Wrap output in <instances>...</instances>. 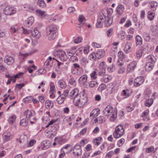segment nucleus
I'll list each match as a JSON object with an SVG mask.
<instances>
[{
  "label": "nucleus",
  "mask_w": 158,
  "mask_h": 158,
  "mask_svg": "<svg viewBox=\"0 0 158 158\" xmlns=\"http://www.w3.org/2000/svg\"><path fill=\"white\" fill-rule=\"evenodd\" d=\"M3 13L6 15H12L16 12V9L10 6L6 7L3 10Z\"/></svg>",
  "instance_id": "nucleus-3"
},
{
  "label": "nucleus",
  "mask_w": 158,
  "mask_h": 158,
  "mask_svg": "<svg viewBox=\"0 0 158 158\" xmlns=\"http://www.w3.org/2000/svg\"><path fill=\"white\" fill-rule=\"evenodd\" d=\"M28 123V122L26 118H23L20 122V125L23 127L27 126Z\"/></svg>",
  "instance_id": "nucleus-42"
},
{
  "label": "nucleus",
  "mask_w": 158,
  "mask_h": 158,
  "mask_svg": "<svg viewBox=\"0 0 158 158\" xmlns=\"http://www.w3.org/2000/svg\"><path fill=\"white\" fill-rule=\"evenodd\" d=\"M58 86L61 89H65L67 87V85L63 79H61L58 81Z\"/></svg>",
  "instance_id": "nucleus-24"
},
{
  "label": "nucleus",
  "mask_w": 158,
  "mask_h": 158,
  "mask_svg": "<svg viewBox=\"0 0 158 158\" xmlns=\"http://www.w3.org/2000/svg\"><path fill=\"white\" fill-rule=\"evenodd\" d=\"M157 148H156L155 150H154V148L153 146H151L147 148L146 149V152L147 153H149L153 151L154 153H155L156 150Z\"/></svg>",
  "instance_id": "nucleus-41"
},
{
  "label": "nucleus",
  "mask_w": 158,
  "mask_h": 158,
  "mask_svg": "<svg viewBox=\"0 0 158 158\" xmlns=\"http://www.w3.org/2000/svg\"><path fill=\"white\" fill-rule=\"evenodd\" d=\"M46 36L48 40H54L56 36V33L46 32Z\"/></svg>",
  "instance_id": "nucleus-22"
},
{
  "label": "nucleus",
  "mask_w": 158,
  "mask_h": 158,
  "mask_svg": "<svg viewBox=\"0 0 158 158\" xmlns=\"http://www.w3.org/2000/svg\"><path fill=\"white\" fill-rule=\"evenodd\" d=\"M14 58L9 55H6L4 60L5 62L9 65L12 64L14 63Z\"/></svg>",
  "instance_id": "nucleus-11"
},
{
  "label": "nucleus",
  "mask_w": 158,
  "mask_h": 158,
  "mask_svg": "<svg viewBox=\"0 0 158 158\" xmlns=\"http://www.w3.org/2000/svg\"><path fill=\"white\" fill-rule=\"evenodd\" d=\"M37 4L41 8H44L46 6V5L44 0H38L37 2Z\"/></svg>",
  "instance_id": "nucleus-30"
},
{
  "label": "nucleus",
  "mask_w": 158,
  "mask_h": 158,
  "mask_svg": "<svg viewBox=\"0 0 158 158\" xmlns=\"http://www.w3.org/2000/svg\"><path fill=\"white\" fill-rule=\"evenodd\" d=\"M117 117V113L116 112H113L110 118V119L111 121H114Z\"/></svg>",
  "instance_id": "nucleus-48"
},
{
  "label": "nucleus",
  "mask_w": 158,
  "mask_h": 158,
  "mask_svg": "<svg viewBox=\"0 0 158 158\" xmlns=\"http://www.w3.org/2000/svg\"><path fill=\"white\" fill-rule=\"evenodd\" d=\"M57 28L56 26L54 24H51L49 25L46 29V32H49L50 33H56L57 32Z\"/></svg>",
  "instance_id": "nucleus-7"
},
{
  "label": "nucleus",
  "mask_w": 158,
  "mask_h": 158,
  "mask_svg": "<svg viewBox=\"0 0 158 158\" xmlns=\"http://www.w3.org/2000/svg\"><path fill=\"white\" fill-rule=\"evenodd\" d=\"M80 63L82 66L85 67L88 63V60L87 58L84 57L81 59Z\"/></svg>",
  "instance_id": "nucleus-39"
},
{
  "label": "nucleus",
  "mask_w": 158,
  "mask_h": 158,
  "mask_svg": "<svg viewBox=\"0 0 158 158\" xmlns=\"http://www.w3.org/2000/svg\"><path fill=\"white\" fill-rule=\"evenodd\" d=\"M73 154L75 156H79L81 154V147L79 145H75L73 149Z\"/></svg>",
  "instance_id": "nucleus-6"
},
{
  "label": "nucleus",
  "mask_w": 158,
  "mask_h": 158,
  "mask_svg": "<svg viewBox=\"0 0 158 158\" xmlns=\"http://www.w3.org/2000/svg\"><path fill=\"white\" fill-rule=\"evenodd\" d=\"M78 89H73L70 93V96L71 97H73L74 95H75V96H77L78 95Z\"/></svg>",
  "instance_id": "nucleus-36"
},
{
  "label": "nucleus",
  "mask_w": 158,
  "mask_h": 158,
  "mask_svg": "<svg viewBox=\"0 0 158 158\" xmlns=\"http://www.w3.org/2000/svg\"><path fill=\"white\" fill-rule=\"evenodd\" d=\"M103 80L105 82L107 83L109 81V77L107 75H105L103 77Z\"/></svg>",
  "instance_id": "nucleus-63"
},
{
  "label": "nucleus",
  "mask_w": 158,
  "mask_h": 158,
  "mask_svg": "<svg viewBox=\"0 0 158 158\" xmlns=\"http://www.w3.org/2000/svg\"><path fill=\"white\" fill-rule=\"evenodd\" d=\"M124 9V8L122 5H119L116 8L117 13L120 15L123 14Z\"/></svg>",
  "instance_id": "nucleus-21"
},
{
  "label": "nucleus",
  "mask_w": 158,
  "mask_h": 158,
  "mask_svg": "<svg viewBox=\"0 0 158 158\" xmlns=\"http://www.w3.org/2000/svg\"><path fill=\"white\" fill-rule=\"evenodd\" d=\"M80 97V96L79 95L77 96H74L73 99V103L75 105L81 107L82 106L81 105V101Z\"/></svg>",
  "instance_id": "nucleus-17"
},
{
  "label": "nucleus",
  "mask_w": 158,
  "mask_h": 158,
  "mask_svg": "<svg viewBox=\"0 0 158 158\" xmlns=\"http://www.w3.org/2000/svg\"><path fill=\"white\" fill-rule=\"evenodd\" d=\"M84 20H85V18L84 16L82 15H80L78 18V21L79 22V24L80 25L82 23Z\"/></svg>",
  "instance_id": "nucleus-51"
},
{
  "label": "nucleus",
  "mask_w": 158,
  "mask_h": 158,
  "mask_svg": "<svg viewBox=\"0 0 158 158\" xmlns=\"http://www.w3.org/2000/svg\"><path fill=\"white\" fill-rule=\"evenodd\" d=\"M45 106L46 108H52L53 106V102L52 101L47 100L45 102Z\"/></svg>",
  "instance_id": "nucleus-28"
},
{
  "label": "nucleus",
  "mask_w": 158,
  "mask_h": 158,
  "mask_svg": "<svg viewBox=\"0 0 158 158\" xmlns=\"http://www.w3.org/2000/svg\"><path fill=\"white\" fill-rule=\"evenodd\" d=\"M130 48L131 47L130 46L127 44H126L124 47V51L126 53H128L131 51Z\"/></svg>",
  "instance_id": "nucleus-45"
},
{
  "label": "nucleus",
  "mask_w": 158,
  "mask_h": 158,
  "mask_svg": "<svg viewBox=\"0 0 158 158\" xmlns=\"http://www.w3.org/2000/svg\"><path fill=\"white\" fill-rule=\"evenodd\" d=\"M144 79L143 76H140L136 77L134 80V85L138 87L141 85L144 82Z\"/></svg>",
  "instance_id": "nucleus-5"
},
{
  "label": "nucleus",
  "mask_w": 158,
  "mask_h": 158,
  "mask_svg": "<svg viewBox=\"0 0 158 158\" xmlns=\"http://www.w3.org/2000/svg\"><path fill=\"white\" fill-rule=\"evenodd\" d=\"M36 12L37 14H39L40 15L43 16L45 15V12L44 11H41L40 10H36Z\"/></svg>",
  "instance_id": "nucleus-56"
},
{
  "label": "nucleus",
  "mask_w": 158,
  "mask_h": 158,
  "mask_svg": "<svg viewBox=\"0 0 158 158\" xmlns=\"http://www.w3.org/2000/svg\"><path fill=\"white\" fill-rule=\"evenodd\" d=\"M157 6V3L156 1H152L151 3V7L152 10H156Z\"/></svg>",
  "instance_id": "nucleus-38"
},
{
  "label": "nucleus",
  "mask_w": 158,
  "mask_h": 158,
  "mask_svg": "<svg viewBox=\"0 0 158 158\" xmlns=\"http://www.w3.org/2000/svg\"><path fill=\"white\" fill-rule=\"evenodd\" d=\"M89 57L90 60L94 61H96V59H97L95 52H93L91 54H89Z\"/></svg>",
  "instance_id": "nucleus-34"
},
{
  "label": "nucleus",
  "mask_w": 158,
  "mask_h": 158,
  "mask_svg": "<svg viewBox=\"0 0 158 158\" xmlns=\"http://www.w3.org/2000/svg\"><path fill=\"white\" fill-rule=\"evenodd\" d=\"M112 107L108 106L103 111V114L105 116H108L112 112Z\"/></svg>",
  "instance_id": "nucleus-10"
},
{
  "label": "nucleus",
  "mask_w": 158,
  "mask_h": 158,
  "mask_svg": "<svg viewBox=\"0 0 158 158\" xmlns=\"http://www.w3.org/2000/svg\"><path fill=\"white\" fill-rule=\"evenodd\" d=\"M97 72L95 70L93 71L90 74V76L92 80H95L97 78Z\"/></svg>",
  "instance_id": "nucleus-44"
},
{
  "label": "nucleus",
  "mask_w": 158,
  "mask_h": 158,
  "mask_svg": "<svg viewBox=\"0 0 158 158\" xmlns=\"http://www.w3.org/2000/svg\"><path fill=\"white\" fill-rule=\"evenodd\" d=\"M51 143L49 140L44 141L41 143V148L42 149L45 150L48 148L50 146Z\"/></svg>",
  "instance_id": "nucleus-15"
},
{
  "label": "nucleus",
  "mask_w": 158,
  "mask_h": 158,
  "mask_svg": "<svg viewBox=\"0 0 158 158\" xmlns=\"http://www.w3.org/2000/svg\"><path fill=\"white\" fill-rule=\"evenodd\" d=\"M135 25L137 26L138 29H140L142 27V24L139 22H137L135 24Z\"/></svg>",
  "instance_id": "nucleus-62"
},
{
  "label": "nucleus",
  "mask_w": 158,
  "mask_h": 158,
  "mask_svg": "<svg viewBox=\"0 0 158 158\" xmlns=\"http://www.w3.org/2000/svg\"><path fill=\"white\" fill-rule=\"evenodd\" d=\"M55 87L54 85L52 86L50 85V93L51 94L50 95V97H52V94H54V92H55Z\"/></svg>",
  "instance_id": "nucleus-52"
},
{
  "label": "nucleus",
  "mask_w": 158,
  "mask_h": 158,
  "mask_svg": "<svg viewBox=\"0 0 158 158\" xmlns=\"http://www.w3.org/2000/svg\"><path fill=\"white\" fill-rule=\"evenodd\" d=\"M96 57L98 60L103 57L105 55V51L102 49H100L95 52Z\"/></svg>",
  "instance_id": "nucleus-14"
},
{
  "label": "nucleus",
  "mask_w": 158,
  "mask_h": 158,
  "mask_svg": "<svg viewBox=\"0 0 158 158\" xmlns=\"http://www.w3.org/2000/svg\"><path fill=\"white\" fill-rule=\"evenodd\" d=\"M23 29V33L25 34H29L31 33L33 37L36 39H39L41 36V34L39 31L36 28L33 30H28L27 29Z\"/></svg>",
  "instance_id": "nucleus-2"
},
{
  "label": "nucleus",
  "mask_w": 158,
  "mask_h": 158,
  "mask_svg": "<svg viewBox=\"0 0 158 158\" xmlns=\"http://www.w3.org/2000/svg\"><path fill=\"white\" fill-rule=\"evenodd\" d=\"M82 40V39L81 37H78L74 40V42L76 44H78L81 42Z\"/></svg>",
  "instance_id": "nucleus-57"
},
{
  "label": "nucleus",
  "mask_w": 158,
  "mask_h": 158,
  "mask_svg": "<svg viewBox=\"0 0 158 158\" xmlns=\"http://www.w3.org/2000/svg\"><path fill=\"white\" fill-rule=\"evenodd\" d=\"M155 16L154 13L152 11H149L148 12V18L150 20H152Z\"/></svg>",
  "instance_id": "nucleus-33"
},
{
  "label": "nucleus",
  "mask_w": 158,
  "mask_h": 158,
  "mask_svg": "<svg viewBox=\"0 0 158 158\" xmlns=\"http://www.w3.org/2000/svg\"><path fill=\"white\" fill-rule=\"evenodd\" d=\"M87 76L86 75H84L81 76L79 79V80H81L82 83L85 84L87 81Z\"/></svg>",
  "instance_id": "nucleus-43"
},
{
  "label": "nucleus",
  "mask_w": 158,
  "mask_h": 158,
  "mask_svg": "<svg viewBox=\"0 0 158 158\" xmlns=\"http://www.w3.org/2000/svg\"><path fill=\"white\" fill-rule=\"evenodd\" d=\"M143 55L142 52L141 50H139L136 52V56L137 57H140Z\"/></svg>",
  "instance_id": "nucleus-59"
},
{
  "label": "nucleus",
  "mask_w": 158,
  "mask_h": 158,
  "mask_svg": "<svg viewBox=\"0 0 158 158\" xmlns=\"http://www.w3.org/2000/svg\"><path fill=\"white\" fill-rule=\"evenodd\" d=\"M80 98L81 101V105L82 107L88 101L87 97L85 95L83 94L82 96H80Z\"/></svg>",
  "instance_id": "nucleus-20"
},
{
  "label": "nucleus",
  "mask_w": 158,
  "mask_h": 158,
  "mask_svg": "<svg viewBox=\"0 0 158 158\" xmlns=\"http://www.w3.org/2000/svg\"><path fill=\"white\" fill-rule=\"evenodd\" d=\"M19 146L21 148L24 147L27 143V139L26 137H24L23 138H21L19 140Z\"/></svg>",
  "instance_id": "nucleus-19"
},
{
  "label": "nucleus",
  "mask_w": 158,
  "mask_h": 158,
  "mask_svg": "<svg viewBox=\"0 0 158 158\" xmlns=\"http://www.w3.org/2000/svg\"><path fill=\"white\" fill-rule=\"evenodd\" d=\"M89 85L90 88H94L98 86V83L95 81H92L89 82Z\"/></svg>",
  "instance_id": "nucleus-35"
},
{
  "label": "nucleus",
  "mask_w": 158,
  "mask_h": 158,
  "mask_svg": "<svg viewBox=\"0 0 158 158\" xmlns=\"http://www.w3.org/2000/svg\"><path fill=\"white\" fill-rule=\"evenodd\" d=\"M106 65L105 62H101L99 64V68L100 69H106Z\"/></svg>",
  "instance_id": "nucleus-46"
},
{
  "label": "nucleus",
  "mask_w": 158,
  "mask_h": 158,
  "mask_svg": "<svg viewBox=\"0 0 158 158\" xmlns=\"http://www.w3.org/2000/svg\"><path fill=\"white\" fill-rule=\"evenodd\" d=\"M65 98L64 96L61 94L56 99V101L59 104H61L64 102Z\"/></svg>",
  "instance_id": "nucleus-27"
},
{
  "label": "nucleus",
  "mask_w": 158,
  "mask_h": 158,
  "mask_svg": "<svg viewBox=\"0 0 158 158\" xmlns=\"http://www.w3.org/2000/svg\"><path fill=\"white\" fill-rule=\"evenodd\" d=\"M147 59V62L151 63H152L153 64H154L156 60V58L152 55L148 56Z\"/></svg>",
  "instance_id": "nucleus-23"
},
{
  "label": "nucleus",
  "mask_w": 158,
  "mask_h": 158,
  "mask_svg": "<svg viewBox=\"0 0 158 158\" xmlns=\"http://www.w3.org/2000/svg\"><path fill=\"white\" fill-rule=\"evenodd\" d=\"M104 18L105 24L106 27H108L110 26L113 22V18L108 16L106 17H103Z\"/></svg>",
  "instance_id": "nucleus-8"
},
{
  "label": "nucleus",
  "mask_w": 158,
  "mask_h": 158,
  "mask_svg": "<svg viewBox=\"0 0 158 158\" xmlns=\"http://www.w3.org/2000/svg\"><path fill=\"white\" fill-rule=\"evenodd\" d=\"M114 66L112 64L111 66H108L107 68L108 71L110 73L113 72L114 70Z\"/></svg>",
  "instance_id": "nucleus-54"
},
{
  "label": "nucleus",
  "mask_w": 158,
  "mask_h": 158,
  "mask_svg": "<svg viewBox=\"0 0 158 158\" xmlns=\"http://www.w3.org/2000/svg\"><path fill=\"white\" fill-rule=\"evenodd\" d=\"M154 65L151 63L147 62L145 66V69L147 71H150L154 67Z\"/></svg>",
  "instance_id": "nucleus-26"
},
{
  "label": "nucleus",
  "mask_w": 158,
  "mask_h": 158,
  "mask_svg": "<svg viewBox=\"0 0 158 158\" xmlns=\"http://www.w3.org/2000/svg\"><path fill=\"white\" fill-rule=\"evenodd\" d=\"M72 150V148H70L69 151H62L61 150V153L59 155V158H63L65 155V153H68L71 152Z\"/></svg>",
  "instance_id": "nucleus-31"
},
{
  "label": "nucleus",
  "mask_w": 158,
  "mask_h": 158,
  "mask_svg": "<svg viewBox=\"0 0 158 158\" xmlns=\"http://www.w3.org/2000/svg\"><path fill=\"white\" fill-rule=\"evenodd\" d=\"M4 142L10 140L12 139V136L10 133H4L2 134Z\"/></svg>",
  "instance_id": "nucleus-16"
},
{
  "label": "nucleus",
  "mask_w": 158,
  "mask_h": 158,
  "mask_svg": "<svg viewBox=\"0 0 158 158\" xmlns=\"http://www.w3.org/2000/svg\"><path fill=\"white\" fill-rule=\"evenodd\" d=\"M27 8H28L27 10L30 12H31L32 11H34L35 9V6L31 5L28 6Z\"/></svg>",
  "instance_id": "nucleus-61"
},
{
  "label": "nucleus",
  "mask_w": 158,
  "mask_h": 158,
  "mask_svg": "<svg viewBox=\"0 0 158 158\" xmlns=\"http://www.w3.org/2000/svg\"><path fill=\"white\" fill-rule=\"evenodd\" d=\"M106 88V85L105 84H104L102 83L100 85L98 88V89L102 91V90H104Z\"/></svg>",
  "instance_id": "nucleus-50"
},
{
  "label": "nucleus",
  "mask_w": 158,
  "mask_h": 158,
  "mask_svg": "<svg viewBox=\"0 0 158 158\" xmlns=\"http://www.w3.org/2000/svg\"><path fill=\"white\" fill-rule=\"evenodd\" d=\"M118 57L121 59H123L124 58V56L125 54L122 51H119L118 54Z\"/></svg>",
  "instance_id": "nucleus-58"
},
{
  "label": "nucleus",
  "mask_w": 158,
  "mask_h": 158,
  "mask_svg": "<svg viewBox=\"0 0 158 158\" xmlns=\"http://www.w3.org/2000/svg\"><path fill=\"white\" fill-rule=\"evenodd\" d=\"M136 63L135 61H133L130 63L127 66V73L133 72L136 66Z\"/></svg>",
  "instance_id": "nucleus-13"
},
{
  "label": "nucleus",
  "mask_w": 158,
  "mask_h": 158,
  "mask_svg": "<svg viewBox=\"0 0 158 158\" xmlns=\"http://www.w3.org/2000/svg\"><path fill=\"white\" fill-rule=\"evenodd\" d=\"M36 141L35 140H31L28 143V147H31L35 143Z\"/></svg>",
  "instance_id": "nucleus-64"
},
{
  "label": "nucleus",
  "mask_w": 158,
  "mask_h": 158,
  "mask_svg": "<svg viewBox=\"0 0 158 158\" xmlns=\"http://www.w3.org/2000/svg\"><path fill=\"white\" fill-rule=\"evenodd\" d=\"M136 40V45H140L142 44V39L141 37L139 35H137L135 37Z\"/></svg>",
  "instance_id": "nucleus-29"
},
{
  "label": "nucleus",
  "mask_w": 158,
  "mask_h": 158,
  "mask_svg": "<svg viewBox=\"0 0 158 158\" xmlns=\"http://www.w3.org/2000/svg\"><path fill=\"white\" fill-rule=\"evenodd\" d=\"M104 21V17L101 16L98 17L97 19V22L96 24V26L97 28H101L103 26L102 23Z\"/></svg>",
  "instance_id": "nucleus-12"
},
{
  "label": "nucleus",
  "mask_w": 158,
  "mask_h": 158,
  "mask_svg": "<svg viewBox=\"0 0 158 158\" xmlns=\"http://www.w3.org/2000/svg\"><path fill=\"white\" fill-rule=\"evenodd\" d=\"M35 114V111L32 110H27L24 113V114L26 116V117L28 120H30L31 118L33 117L32 118L33 120L35 121L36 119V118L34 117Z\"/></svg>",
  "instance_id": "nucleus-4"
},
{
  "label": "nucleus",
  "mask_w": 158,
  "mask_h": 158,
  "mask_svg": "<svg viewBox=\"0 0 158 158\" xmlns=\"http://www.w3.org/2000/svg\"><path fill=\"white\" fill-rule=\"evenodd\" d=\"M142 36L144 39L147 42H149L150 39L149 34L147 32H144L143 33Z\"/></svg>",
  "instance_id": "nucleus-25"
},
{
  "label": "nucleus",
  "mask_w": 158,
  "mask_h": 158,
  "mask_svg": "<svg viewBox=\"0 0 158 158\" xmlns=\"http://www.w3.org/2000/svg\"><path fill=\"white\" fill-rule=\"evenodd\" d=\"M151 29L153 32H155L158 33V26L157 25H153L152 26Z\"/></svg>",
  "instance_id": "nucleus-49"
},
{
  "label": "nucleus",
  "mask_w": 158,
  "mask_h": 158,
  "mask_svg": "<svg viewBox=\"0 0 158 158\" xmlns=\"http://www.w3.org/2000/svg\"><path fill=\"white\" fill-rule=\"evenodd\" d=\"M77 48V47H72L69 51L67 52V53L69 54V56H71V55L70 54H74L77 52L76 49Z\"/></svg>",
  "instance_id": "nucleus-32"
},
{
  "label": "nucleus",
  "mask_w": 158,
  "mask_h": 158,
  "mask_svg": "<svg viewBox=\"0 0 158 158\" xmlns=\"http://www.w3.org/2000/svg\"><path fill=\"white\" fill-rule=\"evenodd\" d=\"M16 117L15 115H13L10 117L8 119V122L11 124H13L15 121Z\"/></svg>",
  "instance_id": "nucleus-40"
},
{
  "label": "nucleus",
  "mask_w": 158,
  "mask_h": 158,
  "mask_svg": "<svg viewBox=\"0 0 158 158\" xmlns=\"http://www.w3.org/2000/svg\"><path fill=\"white\" fill-rule=\"evenodd\" d=\"M125 142V139L123 138H122L118 142L117 144L118 147L121 146Z\"/></svg>",
  "instance_id": "nucleus-55"
},
{
  "label": "nucleus",
  "mask_w": 158,
  "mask_h": 158,
  "mask_svg": "<svg viewBox=\"0 0 158 158\" xmlns=\"http://www.w3.org/2000/svg\"><path fill=\"white\" fill-rule=\"evenodd\" d=\"M98 123H103L105 121V118L102 116H100L98 117Z\"/></svg>",
  "instance_id": "nucleus-53"
},
{
  "label": "nucleus",
  "mask_w": 158,
  "mask_h": 158,
  "mask_svg": "<svg viewBox=\"0 0 158 158\" xmlns=\"http://www.w3.org/2000/svg\"><path fill=\"white\" fill-rule=\"evenodd\" d=\"M153 102V100L152 98H149L145 101V105L146 106L149 107L152 104Z\"/></svg>",
  "instance_id": "nucleus-37"
},
{
  "label": "nucleus",
  "mask_w": 158,
  "mask_h": 158,
  "mask_svg": "<svg viewBox=\"0 0 158 158\" xmlns=\"http://www.w3.org/2000/svg\"><path fill=\"white\" fill-rule=\"evenodd\" d=\"M113 29V28H110L106 32V34L107 37H110L112 35V32Z\"/></svg>",
  "instance_id": "nucleus-47"
},
{
  "label": "nucleus",
  "mask_w": 158,
  "mask_h": 158,
  "mask_svg": "<svg viewBox=\"0 0 158 158\" xmlns=\"http://www.w3.org/2000/svg\"><path fill=\"white\" fill-rule=\"evenodd\" d=\"M69 83L71 85L75 86L76 84L75 81L73 78H71L70 79Z\"/></svg>",
  "instance_id": "nucleus-60"
},
{
  "label": "nucleus",
  "mask_w": 158,
  "mask_h": 158,
  "mask_svg": "<svg viewBox=\"0 0 158 158\" xmlns=\"http://www.w3.org/2000/svg\"><path fill=\"white\" fill-rule=\"evenodd\" d=\"M59 55L60 60L62 61H65L66 60V55L65 52L61 50H59L56 51Z\"/></svg>",
  "instance_id": "nucleus-9"
},
{
  "label": "nucleus",
  "mask_w": 158,
  "mask_h": 158,
  "mask_svg": "<svg viewBox=\"0 0 158 158\" xmlns=\"http://www.w3.org/2000/svg\"><path fill=\"white\" fill-rule=\"evenodd\" d=\"M100 114V110L95 109L92 110L90 115V117L93 119V118L97 117Z\"/></svg>",
  "instance_id": "nucleus-18"
},
{
  "label": "nucleus",
  "mask_w": 158,
  "mask_h": 158,
  "mask_svg": "<svg viewBox=\"0 0 158 158\" xmlns=\"http://www.w3.org/2000/svg\"><path fill=\"white\" fill-rule=\"evenodd\" d=\"M124 131L123 127L122 125H118L117 126L113 134L114 138L118 139L121 137L123 135Z\"/></svg>",
  "instance_id": "nucleus-1"
}]
</instances>
